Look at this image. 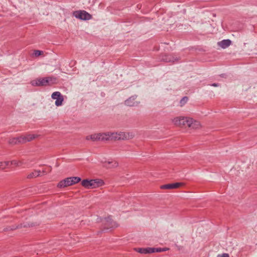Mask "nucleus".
Returning a JSON list of instances; mask_svg holds the SVG:
<instances>
[{"label":"nucleus","instance_id":"c756f323","mask_svg":"<svg viewBox=\"0 0 257 257\" xmlns=\"http://www.w3.org/2000/svg\"><path fill=\"white\" fill-rule=\"evenodd\" d=\"M35 138V137L34 136V135H33V138L34 139Z\"/></svg>","mask_w":257,"mask_h":257},{"label":"nucleus","instance_id":"9b49d317","mask_svg":"<svg viewBox=\"0 0 257 257\" xmlns=\"http://www.w3.org/2000/svg\"><path fill=\"white\" fill-rule=\"evenodd\" d=\"M30 226H31V224L24 223L21 224L20 225H19L18 226H10V227L6 228L5 229H4V230L5 231H8V230H15L17 228H21L22 227H30Z\"/></svg>","mask_w":257,"mask_h":257},{"label":"nucleus","instance_id":"39448f33","mask_svg":"<svg viewBox=\"0 0 257 257\" xmlns=\"http://www.w3.org/2000/svg\"><path fill=\"white\" fill-rule=\"evenodd\" d=\"M103 181L101 180H83L81 182L83 187L87 189L95 188L103 184Z\"/></svg>","mask_w":257,"mask_h":257},{"label":"nucleus","instance_id":"5701e85b","mask_svg":"<svg viewBox=\"0 0 257 257\" xmlns=\"http://www.w3.org/2000/svg\"><path fill=\"white\" fill-rule=\"evenodd\" d=\"M188 100V97L187 96L183 97L180 101V106H183Z\"/></svg>","mask_w":257,"mask_h":257},{"label":"nucleus","instance_id":"f257e3e1","mask_svg":"<svg viewBox=\"0 0 257 257\" xmlns=\"http://www.w3.org/2000/svg\"><path fill=\"white\" fill-rule=\"evenodd\" d=\"M173 122L174 124L182 127L188 126L192 129H198L201 127L199 121L187 117H177L173 119Z\"/></svg>","mask_w":257,"mask_h":257},{"label":"nucleus","instance_id":"aec40b11","mask_svg":"<svg viewBox=\"0 0 257 257\" xmlns=\"http://www.w3.org/2000/svg\"><path fill=\"white\" fill-rule=\"evenodd\" d=\"M46 174V172L45 170H43L42 172L40 171H33V177H37L38 176H42Z\"/></svg>","mask_w":257,"mask_h":257},{"label":"nucleus","instance_id":"a878e982","mask_svg":"<svg viewBox=\"0 0 257 257\" xmlns=\"http://www.w3.org/2000/svg\"><path fill=\"white\" fill-rule=\"evenodd\" d=\"M211 86H214V87H217V86H219L220 85L218 83H212V84H211Z\"/></svg>","mask_w":257,"mask_h":257},{"label":"nucleus","instance_id":"7ed1b4c3","mask_svg":"<svg viewBox=\"0 0 257 257\" xmlns=\"http://www.w3.org/2000/svg\"><path fill=\"white\" fill-rule=\"evenodd\" d=\"M81 178L78 177H70L65 178L60 181L57 185V187L62 188L73 185L79 182Z\"/></svg>","mask_w":257,"mask_h":257},{"label":"nucleus","instance_id":"cd10ccee","mask_svg":"<svg viewBox=\"0 0 257 257\" xmlns=\"http://www.w3.org/2000/svg\"><path fill=\"white\" fill-rule=\"evenodd\" d=\"M31 176H32V174H29V175L28 176V178H31Z\"/></svg>","mask_w":257,"mask_h":257},{"label":"nucleus","instance_id":"1a4fd4ad","mask_svg":"<svg viewBox=\"0 0 257 257\" xmlns=\"http://www.w3.org/2000/svg\"><path fill=\"white\" fill-rule=\"evenodd\" d=\"M51 97L53 99H56L55 105L57 106H61L64 101L63 96L59 91H55L52 94Z\"/></svg>","mask_w":257,"mask_h":257},{"label":"nucleus","instance_id":"0eeeda50","mask_svg":"<svg viewBox=\"0 0 257 257\" xmlns=\"http://www.w3.org/2000/svg\"><path fill=\"white\" fill-rule=\"evenodd\" d=\"M74 14L76 18L82 20H89L92 18V16L85 11H76Z\"/></svg>","mask_w":257,"mask_h":257},{"label":"nucleus","instance_id":"393cba45","mask_svg":"<svg viewBox=\"0 0 257 257\" xmlns=\"http://www.w3.org/2000/svg\"><path fill=\"white\" fill-rule=\"evenodd\" d=\"M217 257H229V256L228 253H224L222 254H218Z\"/></svg>","mask_w":257,"mask_h":257},{"label":"nucleus","instance_id":"9d476101","mask_svg":"<svg viewBox=\"0 0 257 257\" xmlns=\"http://www.w3.org/2000/svg\"><path fill=\"white\" fill-rule=\"evenodd\" d=\"M184 184L183 183L177 182L173 184H167L162 185L160 188L162 189H173L178 188L182 186H183Z\"/></svg>","mask_w":257,"mask_h":257},{"label":"nucleus","instance_id":"b1692460","mask_svg":"<svg viewBox=\"0 0 257 257\" xmlns=\"http://www.w3.org/2000/svg\"><path fill=\"white\" fill-rule=\"evenodd\" d=\"M152 248L153 249V252H160L163 251V248H155V247H152Z\"/></svg>","mask_w":257,"mask_h":257},{"label":"nucleus","instance_id":"412c9836","mask_svg":"<svg viewBox=\"0 0 257 257\" xmlns=\"http://www.w3.org/2000/svg\"><path fill=\"white\" fill-rule=\"evenodd\" d=\"M9 166L10 167L12 166H20L22 163L21 161H18L17 160H13L11 161H9Z\"/></svg>","mask_w":257,"mask_h":257},{"label":"nucleus","instance_id":"f03ea898","mask_svg":"<svg viewBox=\"0 0 257 257\" xmlns=\"http://www.w3.org/2000/svg\"><path fill=\"white\" fill-rule=\"evenodd\" d=\"M107 141L108 140H127L133 139L135 135L133 133L125 132H107L106 133Z\"/></svg>","mask_w":257,"mask_h":257},{"label":"nucleus","instance_id":"20e7f679","mask_svg":"<svg viewBox=\"0 0 257 257\" xmlns=\"http://www.w3.org/2000/svg\"><path fill=\"white\" fill-rule=\"evenodd\" d=\"M32 140V136L28 135L27 136H22L19 137L10 138L8 143L11 145H15L20 144H24L30 142Z\"/></svg>","mask_w":257,"mask_h":257},{"label":"nucleus","instance_id":"4468645a","mask_svg":"<svg viewBox=\"0 0 257 257\" xmlns=\"http://www.w3.org/2000/svg\"><path fill=\"white\" fill-rule=\"evenodd\" d=\"M136 250L141 253L143 254H147V253H153V249L152 248V247H147V248H138L136 249Z\"/></svg>","mask_w":257,"mask_h":257},{"label":"nucleus","instance_id":"f8f14e48","mask_svg":"<svg viewBox=\"0 0 257 257\" xmlns=\"http://www.w3.org/2000/svg\"><path fill=\"white\" fill-rule=\"evenodd\" d=\"M118 164L115 161H105L103 164V166L107 168H114L118 166Z\"/></svg>","mask_w":257,"mask_h":257},{"label":"nucleus","instance_id":"4be33fe9","mask_svg":"<svg viewBox=\"0 0 257 257\" xmlns=\"http://www.w3.org/2000/svg\"><path fill=\"white\" fill-rule=\"evenodd\" d=\"M9 161L0 162V170L9 168Z\"/></svg>","mask_w":257,"mask_h":257},{"label":"nucleus","instance_id":"2eb2a0df","mask_svg":"<svg viewBox=\"0 0 257 257\" xmlns=\"http://www.w3.org/2000/svg\"><path fill=\"white\" fill-rule=\"evenodd\" d=\"M231 43V41L229 39L223 40L218 42V45L222 48H226L229 46Z\"/></svg>","mask_w":257,"mask_h":257},{"label":"nucleus","instance_id":"f3484780","mask_svg":"<svg viewBox=\"0 0 257 257\" xmlns=\"http://www.w3.org/2000/svg\"><path fill=\"white\" fill-rule=\"evenodd\" d=\"M135 97L134 96L131 97L125 101V104L129 106H133L137 104V102L135 101Z\"/></svg>","mask_w":257,"mask_h":257},{"label":"nucleus","instance_id":"423d86ee","mask_svg":"<svg viewBox=\"0 0 257 257\" xmlns=\"http://www.w3.org/2000/svg\"><path fill=\"white\" fill-rule=\"evenodd\" d=\"M106 133L94 134L86 137L87 140L92 141H107Z\"/></svg>","mask_w":257,"mask_h":257},{"label":"nucleus","instance_id":"ddd939ff","mask_svg":"<svg viewBox=\"0 0 257 257\" xmlns=\"http://www.w3.org/2000/svg\"><path fill=\"white\" fill-rule=\"evenodd\" d=\"M35 84L36 86H47L46 77L36 79L35 80Z\"/></svg>","mask_w":257,"mask_h":257},{"label":"nucleus","instance_id":"a211bd4d","mask_svg":"<svg viewBox=\"0 0 257 257\" xmlns=\"http://www.w3.org/2000/svg\"><path fill=\"white\" fill-rule=\"evenodd\" d=\"M45 56V55L44 51L38 50H33V58H37L39 57H44Z\"/></svg>","mask_w":257,"mask_h":257},{"label":"nucleus","instance_id":"c85d7f7f","mask_svg":"<svg viewBox=\"0 0 257 257\" xmlns=\"http://www.w3.org/2000/svg\"><path fill=\"white\" fill-rule=\"evenodd\" d=\"M224 74H222V75H221V77H224Z\"/></svg>","mask_w":257,"mask_h":257},{"label":"nucleus","instance_id":"bb28decb","mask_svg":"<svg viewBox=\"0 0 257 257\" xmlns=\"http://www.w3.org/2000/svg\"><path fill=\"white\" fill-rule=\"evenodd\" d=\"M163 248V251H166L168 249L167 248Z\"/></svg>","mask_w":257,"mask_h":257},{"label":"nucleus","instance_id":"6e6552de","mask_svg":"<svg viewBox=\"0 0 257 257\" xmlns=\"http://www.w3.org/2000/svg\"><path fill=\"white\" fill-rule=\"evenodd\" d=\"M102 222L104 225L103 230L117 226V223L114 221L110 217L104 218L102 220Z\"/></svg>","mask_w":257,"mask_h":257},{"label":"nucleus","instance_id":"6ab92c4d","mask_svg":"<svg viewBox=\"0 0 257 257\" xmlns=\"http://www.w3.org/2000/svg\"><path fill=\"white\" fill-rule=\"evenodd\" d=\"M163 61L167 62H175L178 60L177 57H174L171 55H165L164 58H163Z\"/></svg>","mask_w":257,"mask_h":257},{"label":"nucleus","instance_id":"dca6fc26","mask_svg":"<svg viewBox=\"0 0 257 257\" xmlns=\"http://www.w3.org/2000/svg\"><path fill=\"white\" fill-rule=\"evenodd\" d=\"M46 84L47 85H52L57 83V79L56 77L54 76H50L46 77Z\"/></svg>","mask_w":257,"mask_h":257}]
</instances>
